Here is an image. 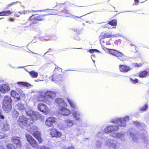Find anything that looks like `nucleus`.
I'll return each instance as SVG.
<instances>
[{"mask_svg": "<svg viewBox=\"0 0 149 149\" xmlns=\"http://www.w3.org/2000/svg\"><path fill=\"white\" fill-rule=\"evenodd\" d=\"M69 6V4L68 3H57L55 6L58 14L62 16L67 17L71 16L72 15L67 9Z\"/></svg>", "mask_w": 149, "mask_h": 149, "instance_id": "nucleus-1", "label": "nucleus"}, {"mask_svg": "<svg viewBox=\"0 0 149 149\" xmlns=\"http://www.w3.org/2000/svg\"><path fill=\"white\" fill-rule=\"evenodd\" d=\"M28 20L31 21L32 23L27 27H29L31 29H35L37 27V26L36 24L38 21L45 20V15L38 14L32 15L29 18Z\"/></svg>", "mask_w": 149, "mask_h": 149, "instance_id": "nucleus-2", "label": "nucleus"}, {"mask_svg": "<svg viewBox=\"0 0 149 149\" xmlns=\"http://www.w3.org/2000/svg\"><path fill=\"white\" fill-rule=\"evenodd\" d=\"M17 123L22 128H26L28 131V127L29 126L30 127L33 125V123L31 121V120L25 117L20 116L17 120Z\"/></svg>", "mask_w": 149, "mask_h": 149, "instance_id": "nucleus-3", "label": "nucleus"}, {"mask_svg": "<svg viewBox=\"0 0 149 149\" xmlns=\"http://www.w3.org/2000/svg\"><path fill=\"white\" fill-rule=\"evenodd\" d=\"M38 127L35 125H32L31 127L29 126L28 129L29 132L36 139L39 143H40L42 142L43 139L42 138L41 133L38 131Z\"/></svg>", "mask_w": 149, "mask_h": 149, "instance_id": "nucleus-4", "label": "nucleus"}, {"mask_svg": "<svg viewBox=\"0 0 149 149\" xmlns=\"http://www.w3.org/2000/svg\"><path fill=\"white\" fill-rule=\"evenodd\" d=\"M25 137L27 141L33 147L37 148L38 147V143L32 136L29 134H25Z\"/></svg>", "mask_w": 149, "mask_h": 149, "instance_id": "nucleus-5", "label": "nucleus"}, {"mask_svg": "<svg viewBox=\"0 0 149 149\" xmlns=\"http://www.w3.org/2000/svg\"><path fill=\"white\" fill-rule=\"evenodd\" d=\"M111 54L116 57L121 61H124L126 60V56L122 53L115 49H113Z\"/></svg>", "mask_w": 149, "mask_h": 149, "instance_id": "nucleus-6", "label": "nucleus"}, {"mask_svg": "<svg viewBox=\"0 0 149 149\" xmlns=\"http://www.w3.org/2000/svg\"><path fill=\"white\" fill-rule=\"evenodd\" d=\"M50 134L52 137L56 138H61L62 136V132L56 128L51 129Z\"/></svg>", "mask_w": 149, "mask_h": 149, "instance_id": "nucleus-7", "label": "nucleus"}, {"mask_svg": "<svg viewBox=\"0 0 149 149\" xmlns=\"http://www.w3.org/2000/svg\"><path fill=\"white\" fill-rule=\"evenodd\" d=\"M38 109L41 112L44 113L45 114H47L49 111V108L45 104L40 103L38 105Z\"/></svg>", "mask_w": 149, "mask_h": 149, "instance_id": "nucleus-8", "label": "nucleus"}, {"mask_svg": "<svg viewBox=\"0 0 149 149\" xmlns=\"http://www.w3.org/2000/svg\"><path fill=\"white\" fill-rule=\"evenodd\" d=\"M56 119L53 117L48 118L45 121V124L47 126L50 127H54V124L56 123Z\"/></svg>", "mask_w": 149, "mask_h": 149, "instance_id": "nucleus-9", "label": "nucleus"}, {"mask_svg": "<svg viewBox=\"0 0 149 149\" xmlns=\"http://www.w3.org/2000/svg\"><path fill=\"white\" fill-rule=\"evenodd\" d=\"M119 129V125H112L106 127L104 130V131L105 133H108L116 131Z\"/></svg>", "mask_w": 149, "mask_h": 149, "instance_id": "nucleus-10", "label": "nucleus"}, {"mask_svg": "<svg viewBox=\"0 0 149 149\" xmlns=\"http://www.w3.org/2000/svg\"><path fill=\"white\" fill-rule=\"evenodd\" d=\"M111 123H120L119 126L120 127H125L126 125V120L125 118L123 119L117 118L113 119L111 121Z\"/></svg>", "mask_w": 149, "mask_h": 149, "instance_id": "nucleus-11", "label": "nucleus"}, {"mask_svg": "<svg viewBox=\"0 0 149 149\" xmlns=\"http://www.w3.org/2000/svg\"><path fill=\"white\" fill-rule=\"evenodd\" d=\"M44 97L45 98L48 99L49 98L53 99L56 97V94L55 92L51 91H47L45 93Z\"/></svg>", "mask_w": 149, "mask_h": 149, "instance_id": "nucleus-12", "label": "nucleus"}, {"mask_svg": "<svg viewBox=\"0 0 149 149\" xmlns=\"http://www.w3.org/2000/svg\"><path fill=\"white\" fill-rule=\"evenodd\" d=\"M119 68L120 71L123 72H127L132 69L130 67L126 65H120Z\"/></svg>", "mask_w": 149, "mask_h": 149, "instance_id": "nucleus-13", "label": "nucleus"}, {"mask_svg": "<svg viewBox=\"0 0 149 149\" xmlns=\"http://www.w3.org/2000/svg\"><path fill=\"white\" fill-rule=\"evenodd\" d=\"M0 127L1 130L4 132L9 130L10 128V126L7 122L1 123L0 125Z\"/></svg>", "mask_w": 149, "mask_h": 149, "instance_id": "nucleus-14", "label": "nucleus"}, {"mask_svg": "<svg viewBox=\"0 0 149 149\" xmlns=\"http://www.w3.org/2000/svg\"><path fill=\"white\" fill-rule=\"evenodd\" d=\"M149 76V68L141 70L139 73V77L140 78L146 77Z\"/></svg>", "mask_w": 149, "mask_h": 149, "instance_id": "nucleus-15", "label": "nucleus"}, {"mask_svg": "<svg viewBox=\"0 0 149 149\" xmlns=\"http://www.w3.org/2000/svg\"><path fill=\"white\" fill-rule=\"evenodd\" d=\"M12 105L11 104L2 103V109L4 111L6 112H8L10 111L12 109Z\"/></svg>", "mask_w": 149, "mask_h": 149, "instance_id": "nucleus-16", "label": "nucleus"}, {"mask_svg": "<svg viewBox=\"0 0 149 149\" xmlns=\"http://www.w3.org/2000/svg\"><path fill=\"white\" fill-rule=\"evenodd\" d=\"M11 139L13 143L16 144L17 146V145L20 147L21 146L20 139L19 137H12L11 138Z\"/></svg>", "mask_w": 149, "mask_h": 149, "instance_id": "nucleus-17", "label": "nucleus"}, {"mask_svg": "<svg viewBox=\"0 0 149 149\" xmlns=\"http://www.w3.org/2000/svg\"><path fill=\"white\" fill-rule=\"evenodd\" d=\"M60 111L61 114L64 116H67L69 115L71 113L70 111L65 107H62L60 109Z\"/></svg>", "mask_w": 149, "mask_h": 149, "instance_id": "nucleus-18", "label": "nucleus"}, {"mask_svg": "<svg viewBox=\"0 0 149 149\" xmlns=\"http://www.w3.org/2000/svg\"><path fill=\"white\" fill-rule=\"evenodd\" d=\"M10 90V88L6 84H3L0 85V91L3 93H5L6 91H7Z\"/></svg>", "mask_w": 149, "mask_h": 149, "instance_id": "nucleus-19", "label": "nucleus"}, {"mask_svg": "<svg viewBox=\"0 0 149 149\" xmlns=\"http://www.w3.org/2000/svg\"><path fill=\"white\" fill-rule=\"evenodd\" d=\"M113 37V36L110 33H102L101 35L99 36L100 40L104 39L105 38H110Z\"/></svg>", "mask_w": 149, "mask_h": 149, "instance_id": "nucleus-20", "label": "nucleus"}, {"mask_svg": "<svg viewBox=\"0 0 149 149\" xmlns=\"http://www.w3.org/2000/svg\"><path fill=\"white\" fill-rule=\"evenodd\" d=\"M40 116V114L38 112H34L31 116L30 117V118L31 120V121L33 120H36Z\"/></svg>", "mask_w": 149, "mask_h": 149, "instance_id": "nucleus-21", "label": "nucleus"}, {"mask_svg": "<svg viewBox=\"0 0 149 149\" xmlns=\"http://www.w3.org/2000/svg\"><path fill=\"white\" fill-rule=\"evenodd\" d=\"M11 96L14 98H16L17 100H20V97L19 94L15 91L12 90L10 92Z\"/></svg>", "mask_w": 149, "mask_h": 149, "instance_id": "nucleus-22", "label": "nucleus"}, {"mask_svg": "<svg viewBox=\"0 0 149 149\" xmlns=\"http://www.w3.org/2000/svg\"><path fill=\"white\" fill-rule=\"evenodd\" d=\"M12 102V100L10 97L8 96H6L4 97L2 103L11 104Z\"/></svg>", "mask_w": 149, "mask_h": 149, "instance_id": "nucleus-23", "label": "nucleus"}, {"mask_svg": "<svg viewBox=\"0 0 149 149\" xmlns=\"http://www.w3.org/2000/svg\"><path fill=\"white\" fill-rule=\"evenodd\" d=\"M12 13V12L9 10L3 11L0 12V16H8L11 15Z\"/></svg>", "mask_w": 149, "mask_h": 149, "instance_id": "nucleus-24", "label": "nucleus"}, {"mask_svg": "<svg viewBox=\"0 0 149 149\" xmlns=\"http://www.w3.org/2000/svg\"><path fill=\"white\" fill-rule=\"evenodd\" d=\"M55 103H57L59 105H63L66 104L63 100L61 98H57L55 100Z\"/></svg>", "mask_w": 149, "mask_h": 149, "instance_id": "nucleus-25", "label": "nucleus"}, {"mask_svg": "<svg viewBox=\"0 0 149 149\" xmlns=\"http://www.w3.org/2000/svg\"><path fill=\"white\" fill-rule=\"evenodd\" d=\"M17 83L19 86H25L26 87H29L31 85L29 83L26 82L20 81L17 82Z\"/></svg>", "mask_w": 149, "mask_h": 149, "instance_id": "nucleus-26", "label": "nucleus"}, {"mask_svg": "<svg viewBox=\"0 0 149 149\" xmlns=\"http://www.w3.org/2000/svg\"><path fill=\"white\" fill-rule=\"evenodd\" d=\"M141 140L144 142H147L148 140L147 137L146 136L145 132L142 133L141 134Z\"/></svg>", "mask_w": 149, "mask_h": 149, "instance_id": "nucleus-27", "label": "nucleus"}, {"mask_svg": "<svg viewBox=\"0 0 149 149\" xmlns=\"http://www.w3.org/2000/svg\"><path fill=\"white\" fill-rule=\"evenodd\" d=\"M65 123L68 127H70L73 125V121L68 119L65 120Z\"/></svg>", "mask_w": 149, "mask_h": 149, "instance_id": "nucleus-28", "label": "nucleus"}, {"mask_svg": "<svg viewBox=\"0 0 149 149\" xmlns=\"http://www.w3.org/2000/svg\"><path fill=\"white\" fill-rule=\"evenodd\" d=\"M72 115L74 118H75L76 120H79L80 114L77 112H73L72 113Z\"/></svg>", "mask_w": 149, "mask_h": 149, "instance_id": "nucleus-29", "label": "nucleus"}, {"mask_svg": "<svg viewBox=\"0 0 149 149\" xmlns=\"http://www.w3.org/2000/svg\"><path fill=\"white\" fill-rule=\"evenodd\" d=\"M17 108L19 110L22 111L24 109L25 107H24V105L23 104L19 103L17 104Z\"/></svg>", "mask_w": 149, "mask_h": 149, "instance_id": "nucleus-30", "label": "nucleus"}, {"mask_svg": "<svg viewBox=\"0 0 149 149\" xmlns=\"http://www.w3.org/2000/svg\"><path fill=\"white\" fill-rule=\"evenodd\" d=\"M108 24L111 26H116L117 24L116 20V19H112L109 22Z\"/></svg>", "mask_w": 149, "mask_h": 149, "instance_id": "nucleus-31", "label": "nucleus"}, {"mask_svg": "<svg viewBox=\"0 0 149 149\" xmlns=\"http://www.w3.org/2000/svg\"><path fill=\"white\" fill-rule=\"evenodd\" d=\"M67 100L70 106L73 109H75L76 108V104L74 103L70 99L67 98Z\"/></svg>", "mask_w": 149, "mask_h": 149, "instance_id": "nucleus-32", "label": "nucleus"}, {"mask_svg": "<svg viewBox=\"0 0 149 149\" xmlns=\"http://www.w3.org/2000/svg\"><path fill=\"white\" fill-rule=\"evenodd\" d=\"M29 73L32 77L36 78L38 75V73L34 71H31Z\"/></svg>", "mask_w": 149, "mask_h": 149, "instance_id": "nucleus-33", "label": "nucleus"}, {"mask_svg": "<svg viewBox=\"0 0 149 149\" xmlns=\"http://www.w3.org/2000/svg\"><path fill=\"white\" fill-rule=\"evenodd\" d=\"M50 11L52 15H56L58 14L57 10L56 9V6L53 9H50V10H49Z\"/></svg>", "mask_w": 149, "mask_h": 149, "instance_id": "nucleus-34", "label": "nucleus"}, {"mask_svg": "<svg viewBox=\"0 0 149 149\" xmlns=\"http://www.w3.org/2000/svg\"><path fill=\"white\" fill-rule=\"evenodd\" d=\"M7 149H16L15 147L12 144L8 143L6 146Z\"/></svg>", "mask_w": 149, "mask_h": 149, "instance_id": "nucleus-35", "label": "nucleus"}, {"mask_svg": "<svg viewBox=\"0 0 149 149\" xmlns=\"http://www.w3.org/2000/svg\"><path fill=\"white\" fill-rule=\"evenodd\" d=\"M143 63H134L133 64V65L134 67L138 68L142 66L143 64Z\"/></svg>", "mask_w": 149, "mask_h": 149, "instance_id": "nucleus-36", "label": "nucleus"}, {"mask_svg": "<svg viewBox=\"0 0 149 149\" xmlns=\"http://www.w3.org/2000/svg\"><path fill=\"white\" fill-rule=\"evenodd\" d=\"M102 49L105 51H107L110 54H111L113 49L105 47L104 46H102Z\"/></svg>", "mask_w": 149, "mask_h": 149, "instance_id": "nucleus-37", "label": "nucleus"}, {"mask_svg": "<svg viewBox=\"0 0 149 149\" xmlns=\"http://www.w3.org/2000/svg\"><path fill=\"white\" fill-rule=\"evenodd\" d=\"M148 108V105L146 104H145L143 105V107H141L140 109V111H146L147 110Z\"/></svg>", "mask_w": 149, "mask_h": 149, "instance_id": "nucleus-38", "label": "nucleus"}, {"mask_svg": "<svg viewBox=\"0 0 149 149\" xmlns=\"http://www.w3.org/2000/svg\"><path fill=\"white\" fill-rule=\"evenodd\" d=\"M130 79L131 83L133 84H136L138 82V80L137 79H133L132 78H130Z\"/></svg>", "mask_w": 149, "mask_h": 149, "instance_id": "nucleus-39", "label": "nucleus"}, {"mask_svg": "<svg viewBox=\"0 0 149 149\" xmlns=\"http://www.w3.org/2000/svg\"><path fill=\"white\" fill-rule=\"evenodd\" d=\"M111 146L113 148L116 149L118 147V145L117 143L116 142V143H114L111 144Z\"/></svg>", "mask_w": 149, "mask_h": 149, "instance_id": "nucleus-40", "label": "nucleus"}, {"mask_svg": "<svg viewBox=\"0 0 149 149\" xmlns=\"http://www.w3.org/2000/svg\"><path fill=\"white\" fill-rule=\"evenodd\" d=\"M34 112V111H33L31 110H29L28 111H26V115L27 116H28L30 117Z\"/></svg>", "mask_w": 149, "mask_h": 149, "instance_id": "nucleus-41", "label": "nucleus"}, {"mask_svg": "<svg viewBox=\"0 0 149 149\" xmlns=\"http://www.w3.org/2000/svg\"><path fill=\"white\" fill-rule=\"evenodd\" d=\"M135 53H136V54H135V57L136 58H141V54L139 52H137Z\"/></svg>", "mask_w": 149, "mask_h": 149, "instance_id": "nucleus-42", "label": "nucleus"}, {"mask_svg": "<svg viewBox=\"0 0 149 149\" xmlns=\"http://www.w3.org/2000/svg\"><path fill=\"white\" fill-rule=\"evenodd\" d=\"M6 134L1 132H0V139H4L5 138Z\"/></svg>", "mask_w": 149, "mask_h": 149, "instance_id": "nucleus-43", "label": "nucleus"}, {"mask_svg": "<svg viewBox=\"0 0 149 149\" xmlns=\"http://www.w3.org/2000/svg\"><path fill=\"white\" fill-rule=\"evenodd\" d=\"M16 3V2H12V3H10L9 4H7L6 5V9H8L9 7H10L11 6L14 5L15 3Z\"/></svg>", "mask_w": 149, "mask_h": 149, "instance_id": "nucleus-44", "label": "nucleus"}, {"mask_svg": "<svg viewBox=\"0 0 149 149\" xmlns=\"http://www.w3.org/2000/svg\"><path fill=\"white\" fill-rule=\"evenodd\" d=\"M89 52L90 53H93L95 52H99V51L97 49H90L89 50Z\"/></svg>", "mask_w": 149, "mask_h": 149, "instance_id": "nucleus-45", "label": "nucleus"}, {"mask_svg": "<svg viewBox=\"0 0 149 149\" xmlns=\"http://www.w3.org/2000/svg\"><path fill=\"white\" fill-rule=\"evenodd\" d=\"M38 149H52L50 148L47 147L45 146H40Z\"/></svg>", "mask_w": 149, "mask_h": 149, "instance_id": "nucleus-46", "label": "nucleus"}, {"mask_svg": "<svg viewBox=\"0 0 149 149\" xmlns=\"http://www.w3.org/2000/svg\"><path fill=\"white\" fill-rule=\"evenodd\" d=\"M112 42L111 39H109V40L107 41L106 44L107 45H110L112 43Z\"/></svg>", "mask_w": 149, "mask_h": 149, "instance_id": "nucleus-47", "label": "nucleus"}, {"mask_svg": "<svg viewBox=\"0 0 149 149\" xmlns=\"http://www.w3.org/2000/svg\"><path fill=\"white\" fill-rule=\"evenodd\" d=\"M121 42V40H118L115 41L114 43L115 44L118 45L119 44H120Z\"/></svg>", "mask_w": 149, "mask_h": 149, "instance_id": "nucleus-48", "label": "nucleus"}, {"mask_svg": "<svg viewBox=\"0 0 149 149\" xmlns=\"http://www.w3.org/2000/svg\"><path fill=\"white\" fill-rule=\"evenodd\" d=\"M50 10V9H47V11H48V13H46L45 14H43V15H45V16L48 15H51V13L50 11L49 10Z\"/></svg>", "mask_w": 149, "mask_h": 149, "instance_id": "nucleus-49", "label": "nucleus"}, {"mask_svg": "<svg viewBox=\"0 0 149 149\" xmlns=\"http://www.w3.org/2000/svg\"><path fill=\"white\" fill-rule=\"evenodd\" d=\"M131 136L132 137L133 140H136L139 139V138H136L135 135L133 134H131Z\"/></svg>", "mask_w": 149, "mask_h": 149, "instance_id": "nucleus-50", "label": "nucleus"}, {"mask_svg": "<svg viewBox=\"0 0 149 149\" xmlns=\"http://www.w3.org/2000/svg\"><path fill=\"white\" fill-rule=\"evenodd\" d=\"M0 118L3 120L4 119V117L3 115L2 111L0 110Z\"/></svg>", "mask_w": 149, "mask_h": 149, "instance_id": "nucleus-51", "label": "nucleus"}, {"mask_svg": "<svg viewBox=\"0 0 149 149\" xmlns=\"http://www.w3.org/2000/svg\"><path fill=\"white\" fill-rule=\"evenodd\" d=\"M26 11L25 10H21L18 12V13L19 14H25Z\"/></svg>", "mask_w": 149, "mask_h": 149, "instance_id": "nucleus-52", "label": "nucleus"}, {"mask_svg": "<svg viewBox=\"0 0 149 149\" xmlns=\"http://www.w3.org/2000/svg\"><path fill=\"white\" fill-rule=\"evenodd\" d=\"M20 15L18 13V12H16L15 13L14 15V16L18 17H19Z\"/></svg>", "mask_w": 149, "mask_h": 149, "instance_id": "nucleus-53", "label": "nucleus"}, {"mask_svg": "<svg viewBox=\"0 0 149 149\" xmlns=\"http://www.w3.org/2000/svg\"><path fill=\"white\" fill-rule=\"evenodd\" d=\"M66 149H75V148L74 146H71L68 147Z\"/></svg>", "mask_w": 149, "mask_h": 149, "instance_id": "nucleus-54", "label": "nucleus"}, {"mask_svg": "<svg viewBox=\"0 0 149 149\" xmlns=\"http://www.w3.org/2000/svg\"><path fill=\"white\" fill-rule=\"evenodd\" d=\"M134 48L135 50L136 51L135 52V53L137 52L138 51V47H137L136 45H135V46H134Z\"/></svg>", "mask_w": 149, "mask_h": 149, "instance_id": "nucleus-55", "label": "nucleus"}, {"mask_svg": "<svg viewBox=\"0 0 149 149\" xmlns=\"http://www.w3.org/2000/svg\"><path fill=\"white\" fill-rule=\"evenodd\" d=\"M52 51V49H51V48H50L48 50V51L45 54H46L48 53V52H50V51Z\"/></svg>", "mask_w": 149, "mask_h": 149, "instance_id": "nucleus-56", "label": "nucleus"}, {"mask_svg": "<svg viewBox=\"0 0 149 149\" xmlns=\"http://www.w3.org/2000/svg\"><path fill=\"white\" fill-rule=\"evenodd\" d=\"M8 19L9 21H14V19L13 18H9Z\"/></svg>", "mask_w": 149, "mask_h": 149, "instance_id": "nucleus-57", "label": "nucleus"}, {"mask_svg": "<svg viewBox=\"0 0 149 149\" xmlns=\"http://www.w3.org/2000/svg\"><path fill=\"white\" fill-rule=\"evenodd\" d=\"M134 1L135 3V4L136 5H137L139 2L138 0H134Z\"/></svg>", "mask_w": 149, "mask_h": 149, "instance_id": "nucleus-58", "label": "nucleus"}, {"mask_svg": "<svg viewBox=\"0 0 149 149\" xmlns=\"http://www.w3.org/2000/svg\"><path fill=\"white\" fill-rule=\"evenodd\" d=\"M130 45L131 46V47H132V48L133 47H134V46H135V45L134 44H130Z\"/></svg>", "mask_w": 149, "mask_h": 149, "instance_id": "nucleus-59", "label": "nucleus"}, {"mask_svg": "<svg viewBox=\"0 0 149 149\" xmlns=\"http://www.w3.org/2000/svg\"><path fill=\"white\" fill-rule=\"evenodd\" d=\"M0 149H5L4 146L2 145L0 146Z\"/></svg>", "mask_w": 149, "mask_h": 149, "instance_id": "nucleus-60", "label": "nucleus"}, {"mask_svg": "<svg viewBox=\"0 0 149 149\" xmlns=\"http://www.w3.org/2000/svg\"><path fill=\"white\" fill-rule=\"evenodd\" d=\"M44 11L45 13V14L46 13H48V11H47V9L45 10H44Z\"/></svg>", "mask_w": 149, "mask_h": 149, "instance_id": "nucleus-61", "label": "nucleus"}, {"mask_svg": "<svg viewBox=\"0 0 149 149\" xmlns=\"http://www.w3.org/2000/svg\"><path fill=\"white\" fill-rule=\"evenodd\" d=\"M46 100V101H47V102H48L49 100Z\"/></svg>", "mask_w": 149, "mask_h": 149, "instance_id": "nucleus-62", "label": "nucleus"}, {"mask_svg": "<svg viewBox=\"0 0 149 149\" xmlns=\"http://www.w3.org/2000/svg\"><path fill=\"white\" fill-rule=\"evenodd\" d=\"M46 103H47V101H44Z\"/></svg>", "mask_w": 149, "mask_h": 149, "instance_id": "nucleus-63", "label": "nucleus"}, {"mask_svg": "<svg viewBox=\"0 0 149 149\" xmlns=\"http://www.w3.org/2000/svg\"><path fill=\"white\" fill-rule=\"evenodd\" d=\"M77 49H79V48H77Z\"/></svg>", "mask_w": 149, "mask_h": 149, "instance_id": "nucleus-64", "label": "nucleus"}]
</instances>
